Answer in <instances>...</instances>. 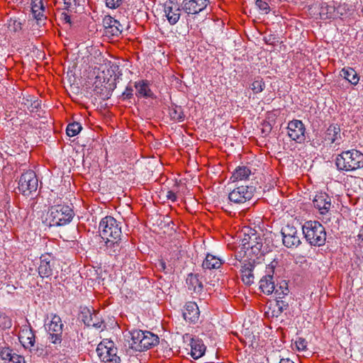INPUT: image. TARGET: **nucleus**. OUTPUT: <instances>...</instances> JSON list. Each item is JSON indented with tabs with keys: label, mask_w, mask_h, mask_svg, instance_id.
Returning a JSON list of instances; mask_svg holds the SVG:
<instances>
[{
	"label": "nucleus",
	"mask_w": 363,
	"mask_h": 363,
	"mask_svg": "<svg viewBox=\"0 0 363 363\" xmlns=\"http://www.w3.org/2000/svg\"><path fill=\"white\" fill-rule=\"evenodd\" d=\"M335 165L338 170L350 172L363 167V154L359 150L352 149L343 151L335 160Z\"/></svg>",
	"instance_id": "f257e3e1"
},
{
	"label": "nucleus",
	"mask_w": 363,
	"mask_h": 363,
	"mask_svg": "<svg viewBox=\"0 0 363 363\" xmlns=\"http://www.w3.org/2000/svg\"><path fill=\"white\" fill-rule=\"evenodd\" d=\"M73 210L66 205H55L49 208L46 221L50 227H59L69 224L73 219Z\"/></svg>",
	"instance_id": "f03ea898"
},
{
	"label": "nucleus",
	"mask_w": 363,
	"mask_h": 363,
	"mask_svg": "<svg viewBox=\"0 0 363 363\" xmlns=\"http://www.w3.org/2000/svg\"><path fill=\"white\" fill-rule=\"evenodd\" d=\"M306 240L311 246L320 247L325 245L326 232L323 225L318 221L309 220L302 226Z\"/></svg>",
	"instance_id": "7ed1b4c3"
},
{
	"label": "nucleus",
	"mask_w": 363,
	"mask_h": 363,
	"mask_svg": "<svg viewBox=\"0 0 363 363\" xmlns=\"http://www.w3.org/2000/svg\"><path fill=\"white\" fill-rule=\"evenodd\" d=\"M49 318H50L49 322L45 324L48 334V338L57 347V345L60 346L62 342L64 324L61 318L55 313H50L49 316L48 315V319Z\"/></svg>",
	"instance_id": "20e7f679"
},
{
	"label": "nucleus",
	"mask_w": 363,
	"mask_h": 363,
	"mask_svg": "<svg viewBox=\"0 0 363 363\" xmlns=\"http://www.w3.org/2000/svg\"><path fill=\"white\" fill-rule=\"evenodd\" d=\"M97 354L104 363H121L118 349L114 342L108 339H104L97 346Z\"/></svg>",
	"instance_id": "39448f33"
},
{
	"label": "nucleus",
	"mask_w": 363,
	"mask_h": 363,
	"mask_svg": "<svg viewBox=\"0 0 363 363\" xmlns=\"http://www.w3.org/2000/svg\"><path fill=\"white\" fill-rule=\"evenodd\" d=\"M99 229L103 239H117L121 236V223L112 216L102 218Z\"/></svg>",
	"instance_id": "423d86ee"
},
{
	"label": "nucleus",
	"mask_w": 363,
	"mask_h": 363,
	"mask_svg": "<svg viewBox=\"0 0 363 363\" xmlns=\"http://www.w3.org/2000/svg\"><path fill=\"white\" fill-rule=\"evenodd\" d=\"M38 186V180L33 170H27L23 173L18 181V189L24 196H30L35 192Z\"/></svg>",
	"instance_id": "0eeeda50"
},
{
	"label": "nucleus",
	"mask_w": 363,
	"mask_h": 363,
	"mask_svg": "<svg viewBox=\"0 0 363 363\" xmlns=\"http://www.w3.org/2000/svg\"><path fill=\"white\" fill-rule=\"evenodd\" d=\"M255 192L253 186H240L228 194L230 202L234 204H242L250 201Z\"/></svg>",
	"instance_id": "6e6552de"
},
{
	"label": "nucleus",
	"mask_w": 363,
	"mask_h": 363,
	"mask_svg": "<svg viewBox=\"0 0 363 363\" xmlns=\"http://www.w3.org/2000/svg\"><path fill=\"white\" fill-rule=\"evenodd\" d=\"M281 234L283 245L288 248L297 247L301 243L297 229L291 225L287 224L283 227Z\"/></svg>",
	"instance_id": "1a4fd4ad"
},
{
	"label": "nucleus",
	"mask_w": 363,
	"mask_h": 363,
	"mask_svg": "<svg viewBox=\"0 0 363 363\" xmlns=\"http://www.w3.org/2000/svg\"><path fill=\"white\" fill-rule=\"evenodd\" d=\"M306 128L300 120H292L288 123L287 134L289 137L298 143H303L306 140Z\"/></svg>",
	"instance_id": "9d476101"
},
{
	"label": "nucleus",
	"mask_w": 363,
	"mask_h": 363,
	"mask_svg": "<svg viewBox=\"0 0 363 363\" xmlns=\"http://www.w3.org/2000/svg\"><path fill=\"white\" fill-rule=\"evenodd\" d=\"M209 3V0H183L182 8L187 14L194 15L203 11Z\"/></svg>",
	"instance_id": "9b49d317"
},
{
	"label": "nucleus",
	"mask_w": 363,
	"mask_h": 363,
	"mask_svg": "<svg viewBox=\"0 0 363 363\" xmlns=\"http://www.w3.org/2000/svg\"><path fill=\"white\" fill-rule=\"evenodd\" d=\"M266 275H264L259 281V289L267 295L272 294L275 289V283L274 281V267L268 265L266 268Z\"/></svg>",
	"instance_id": "f8f14e48"
},
{
	"label": "nucleus",
	"mask_w": 363,
	"mask_h": 363,
	"mask_svg": "<svg viewBox=\"0 0 363 363\" xmlns=\"http://www.w3.org/2000/svg\"><path fill=\"white\" fill-rule=\"evenodd\" d=\"M82 319L88 327L99 329L104 326L103 320L99 313H96L95 311L91 312L89 309L84 308L82 311Z\"/></svg>",
	"instance_id": "ddd939ff"
},
{
	"label": "nucleus",
	"mask_w": 363,
	"mask_h": 363,
	"mask_svg": "<svg viewBox=\"0 0 363 363\" xmlns=\"http://www.w3.org/2000/svg\"><path fill=\"white\" fill-rule=\"evenodd\" d=\"M314 206L320 211L321 214L328 212L331 206V199L326 193L316 194L313 200Z\"/></svg>",
	"instance_id": "4468645a"
},
{
	"label": "nucleus",
	"mask_w": 363,
	"mask_h": 363,
	"mask_svg": "<svg viewBox=\"0 0 363 363\" xmlns=\"http://www.w3.org/2000/svg\"><path fill=\"white\" fill-rule=\"evenodd\" d=\"M182 314L185 320L194 323H196L200 314L197 304L195 302H187L184 306Z\"/></svg>",
	"instance_id": "2eb2a0df"
},
{
	"label": "nucleus",
	"mask_w": 363,
	"mask_h": 363,
	"mask_svg": "<svg viewBox=\"0 0 363 363\" xmlns=\"http://www.w3.org/2000/svg\"><path fill=\"white\" fill-rule=\"evenodd\" d=\"M105 242V251L111 256L117 258L122 252L123 245L121 237L117 239L111 240L110 238L106 239Z\"/></svg>",
	"instance_id": "dca6fc26"
},
{
	"label": "nucleus",
	"mask_w": 363,
	"mask_h": 363,
	"mask_svg": "<svg viewBox=\"0 0 363 363\" xmlns=\"http://www.w3.org/2000/svg\"><path fill=\"white\" fill-rule=\"evenodd\" d=\"M201 278L199 274H189L186 280L188 289L192 293L200 294L203 288Z\"/></svg>",
	"instance_id": "f3484780"
},
{
	"label": "nucleus",
	"mask_w": 363,
	"mask_h": 363,
	"mask_svg": "<svg viewBox=\"0 0 363 363\" xmlns=\"http://www.w3.org/2000/svg\"><path fill=\"white\" fill-rule=\"evenodd\" d=\"M52 259L50 255H42L40 257V263L38 267V273L41 277H49L52 274V267L54 262L51 263Z\"/></svg>",
	"instance_id": "a211bd4d"
},
{
	"label": "nucleus",
	"mask_w": 363,
	"mask_h": 363,
	"mask_svg": "<svg viewBox=\"0 0 363 363\" xmlns=\"http://www.w3.org/2000/svg\"><path fill=\"white\" fill-rule=\"evenodd\" d=\"M134 87L136 89L135 95L138 97L153 98L154 94L150 88V83L147 80H139L134 83Z\"/></svg>",
	"instance_id": "6ab92c4d"
},
{
	"label": "nucleus",
	"mask_w": 363,
	"mask_h": 363,
	"mask_svg": "<svg viewBox=\"0 0 363 363\" xmlns=\"http://www.w3.org/2000/svg\"><path fill=\"white\" fill-rule=\"evenodd\" d=\"M18 338L23 347L29 342H34L35 339V330L29 323L23 325L20 330Z\"/></svg>",
	"instance_id": "aec40b11"
},
{
	"label": "nucleus",
	"mask_w": 363,
	"mask_h": 363,
	"mask_svg": "<svg viewBox=\"0 0 363 363\" xmlns=\"http://www.w3.org/2000/svg\"><path fill=\"white\" fill-rule=\"evenodd\" d=\"M186 336L191 340L190 345L191 357L195 359H197L202 357L205 353V345L201 342V340H196L191 337V336H188V335H186Z\"/></svg>",
	"instance_id": "412c9836"
},
{
	"label": "nucleus",
	"mask_w": 363,
	"mask_h": 363,
	"mask_svg": "<svg viewBox=\"0 0 363 363\" xmlns=\"http://www.w3.org/2000/svg\"><path fill=\"white\" fill-rule=\"evenodd\" d=\"M44 9L42 0H32L31 11L33 16L36 20L38 25H40L41 22L46 18L43 14Z\"/></svg>",
	"instance_id": "4be33fe9"
},
{
	"label": "nucleus",
	"mask_w": 363,
	"mask_h": 363,
	"mask_svg": "<svg viewBox=\"0 0 363 363\" xmlns=\"http://www.w3.org/2000/svg\"><path fill=\"white\" fill-rule=\"evenodd\" d=\"M251 174L252 170L248 166H238L233 172V175L231 176L230 179L233 181V182L245 180L248 179Z\"/></svg>",
	"instance_id": "5701e85b"
},
{
	"label": "nucleus",
	"mask_w": 363,
	"mask_h": 363,
	"mask_svg": "<svg viewBox=\"0 0 363 363\" xmlns=\"http://www.w3.org/2000/svg\"><path fill=\"white\" fill-rule=\"evenodd\" d=\"M131 341L130 342V347L135 350L142 352L143 351V340L144 338L143 330H133L130 333Z\"/></svg>",
	"instance_id": "b1692460"
},
{
	"label": "nucleus",
	"mask_w": 363,
	"mask_h": 363,
	"mask_svg": "<svg viewBox=\"0 0 363 363\" xmlns=\"http://www.w3.org/2000/svg\"><path fill=\"white\" fill-rule=\"evenodd\" d=\"M255 268V265L251 262L245 264L241 268L242 280L245 284L250 286L254 283V274L252 271Z\"/></svg>",
	"instance_id": "393cba45"
},
{
	"label": "nucleus",
	"mask_w": 363,
	"mask_h": 363,
	"mask_svg": "<svg viewBox=\"0 0 363 363\" xmlns=\"http://www.w3.org/2000/svg\"><path fill=\"white\" fill-rule=\"evenodd\" d=\"M165 16L171 25L176 24L180 18V9L177 5L165 6Z\"/></svg>",
	"instance_id": "a878e982"
},
{
	"label": "nucleus",
	"mask_w": 363,
	"mask_h": 363,
	"mask_svg": "<svg viewBox=\"0 0 363 363\" xmlns=\"http://www.w3.org/2000/svg\"><path fill=\"white\" fill-rule=\"evenodd\" d=\"M223 263V262L221 259L208 253L202 263V267L204 269H218Z\"/></svg>",
	"instance_id": "bb28decb"
},
{
	"label": "nucleus",
	"mask_w": 363,
	"mask_h": 363,
	"mask_svg": "<svg viewBox=\"0 0 363 363\" xmlns=\"http://www.w3.org/2000/svg\"><path fill=\"white\" fill-rule=\"evenodd\" d=\"M143 351L148 350L159 343V337L150 331H143Z\"/></svg>",
	"instance_id": "cd10ccee"
},
{
	"label": "nucleus",
	"mask_w": 363,
	"mask_h": 363,
	"mask_svg": "<svg viewBox=\"0 0 363 363\" xmlns=\"http://www.w3.org/2000/svg\"><path fill=\"white\" fill-rule=\"evenodd\" d=\"M335 8L328 3H322L320 6L319 15L321 19L326 20L335 18Z\"/></svg>",
	"instance_id": "c85d7f7f"
},
{
	"label": "nucleus",
	"mask_w": 363,
	"mask_h": 363,
	"mask_svg": "<svg viewBox=\"0 0 363 363\" xmlns=\"http://www.w3.org/2000/svg\"><path fill=\"white\" fill-rule=\"evenodd\" d=\"M23 347L26 350H28L32 355L37 357H42L47 354L44 345L38 343L36 344L35 339L34 340V342L28 343V345H26Z\"/></svg>",
	"instance_id": "c756f323"
},
{
	"label": "nucleus",
	"mask_w": 363,
	"mask_h": 363,
	"mask_svg": "<svg viewBox=\"0 0 363 363\" xmlns=\"http://www.w3.org/2000/svg\"><path fill=\"white\" fill-rule=\"evenodd\" d=\"M340 75L353 85L358 84L359 77L357 72L352 67H345L341 70Z\"/></svg>",
	"instance_id": "7c9ffc66"
},
{
	"label": "nucleus",
	"mask_w": 363,
	"mask_h": 363,
	"mask_svg": "<svg viewBox=\"0 0 363 363\" xmlns=\"http://www.w3.org/2000/svg\"><path fill=\"white\" fill-rule=\"evenodd\" d=\"M169 115L172 120L176 121H183L185 117L182 108L174 104L169 108Z\"/></svg>",
	"instance_id": "2f4dec72"
},
{
	"label": "nucleus",
	"mask_w": 363,
	"mask_h": 363,
	"mask_svg": "<svg viewBox=\"0 0 363 363\" xmlns=\"http://www.w3.org/2000/svg\"><path fill=\"white\" fill-rule=\"evenodd\" d=\"M289 292L288 284L285 281H282L279 284H275V289L273 293L277 296V298H282L284 296L287 295Z\"/></svg>",
	"instance_id": "473e14b6"
},
{
	"label": "nucleus",
	"mask_w": 363,
	"mask_h": 363,
	"mask_svg": "<svg viewBox=\"0 0 363 363\" xmlns=\"http://www.w3.org/2000/svg\"><path fill=\"white\" fill-rule=\"evenodd\" d=\"M268 247L267 246L263 245V239L259 238L257 242L255 244V245H252V248L250 249L252 253L255 256L262 255L268 252Z\"/></svg>",
	"instance_id": "72a5a7b5"
},
{
	"label": "nucleus",
	"mask_w": 363,
	"mask_h": 363,
	"mask_svg": "<svg viewBox=\"0 0 363 363\" xmlns=\"http://www.w3.org/2000/svg\"><path fill=\"white\" fill-rule=\"evenodd\" d=\"M259 238H261L257 236L256 234H252V236H250L249 235H245V238L242 240V248L250 250L252 248V245H255V244L258 242Z\"/></svg>",
	"instance_id": "f704fd0d"
},
{
	"label": "nucleus",
	"mask_w": 363,
	"mask_h": 363,
	"mask_svg": "<svg viewBox=\"0 0 363 363\" xmlns=\"http://www.w3.org/2000/svg\"><path fill=\"white\" fill-rule=\"evenodd\" d=\"M340 129L339 127L331 125L327 130L326 140H330L331 143H333L337 138V135H340Z\"/></svg>",
	"instance_id": "c9c22d12"
},
{
	"label": "nucleus",
	"mask_w": 363,
	"mask_h": 363,
	"mask_svg": "<svg viewBox=\"0 0 363 363\" xmlns=\"http://www.w3.org/2000/svg\"><path fill=\"white\" fill-rule=\"evenodd\" d=\"M82 128V127L79 123L73 122L68 124L66 132L68 136L74 137L80 132Z\"/></svg>",
	"instance_id": "e433bc0d"
},
{
	"label": "nucleus",
	"mask_w": 363,
	"mask_h": 363,
	"mask_svg": "<svg viewBox=\"0 0 363 363\" xmlns=\"http://www.w3.org/2000/svg\"><path fill=\"white\" fill-rule=\"evenodd\" d=\"M23 23L20 19L11 18L8 22V28L10 31L17 33L22 30Z\"/></svg>",
	"instance_id": "4c0bfd02"
},
{
	"label": "nucleus",
	"mask_w": 363,
	"mask_h": 363,
	"mask_svg": "<svg viewBox=\"0 0 363 363\" xmlns=\"http://www.w3.org/2000/svg\"><path fill=\"white\" fill-rule=\"evenodd\" d=\"M13 353L12 350L5 342L0 343V358L8 363Z\"/></svg>",
	"instance_id": "58836bf2"
},
{
	"label": "nucleus",
	"mask_w": 363,
	"mask_h": 363,
	"mask_svg": "<svg viewBox=\"0 0 363 363\" xmlns=\"http://www.w3.org/2000/svg\"><path fill=\"white\" fill-rule=\"evenodd\" d=\"M265 88V83L260 77H257L252 84L251 89L255 94L262 92Z\"/></svg>",
	"instance_id": "ea45409f"
},
{
	"label": "nucleus",
	"mask_w": 363,
	"mask_h": 363,
	"mask_svg": "<svg viewBox=\"0 0 363 363\" xmlns=\"http://www.w3.org/2000/svg\"><path fill=\"white\" fill-rule=\"evenodd\" d=\"M280 298H277L276 306L278 308L277 311H274L273 315H276L277 317L280 315L284 311L286 310L289 307L288 303L284 301L279 300Z\"/></svg>",
	"instance_id": "a19ab883"
},
{
	"label": "nucleus",
	"mask_w": 363,
	"mask_h": 363,
	"mask_svg": "<svg viewBox=\"0 0 363 363\" xmlns=\"http://www.w3.org/2000/svg\"><path fill=\"white\" fill-rule=\"evenodd\" d=\"M123 31V26L118 21V25H114L110 28L108 30H106V35H111V36H118Z\"/></svg>",
	"instance_id": "79ce46f5"
},
{
	"label": "nucleus",
	"mask_w": 363,
	"mask_h": 363,
	"mask_svg": "<svg viewBox=\"0 0 363 363\" xmlns=\"http://www.w3.org/2000/svg\"><path fill=\"white\" fill-rule=\"evenodd\" d=\"M103 24L106 31L108 30L114 25H118V21L110 16H106L103 20Z\"/></svg>",
	"instance_id": "37998d69"
},
{
	"label": "nucleus",
	"mask_w": 363,
	"mask_h": 363,
	"mask_svg": "<svg viewBox=\"0 0 363 363\" xmlns=\"http://www.w3.org/2000/svg\"><path fill=\"white\" fill-rule=\"evenodd\" d=\"M133 88L130 84L126 86L125 91L122 93L121 98L123 100H130L133 99Z\"/></svg>",
	"instance_id": "c03bdc74"
},
{
	"label": "nucleus",
	"mask_w": 363,
	"mask_h": 363,
	"mask_svg": "<svg viewBox=\"0 0 363 363\" xmlns=\"http://www.w3.org/2000/svg\"><path fill=\"white\" fill-rule=\"evenodd\" d=\"M255 4L260 10L264 11L266 13H268L270 11L267 0H255Z\"/></svg>",
	"instance_id": "a18cd8bd"
},
{
	"label": "nucleus",
	"mask_w": 363,
	"mask_h": 363,
	"mask_svg": "<svg viewBox=\"0 0 363 363\" xmlns=\"http://www.w3.org/2000/svg\"><path fill=\"white\" fill-rule=\"evenodd\" d=\"M106 6L111 9H116L123 4V0H105Z\"/></svg>",
	"instance_id": "49530a36"
},
{
	"label": "nucleus",
	"mask_w": 363,
	"mask_h": 363,
	"mask_svg": "<svg viewBox=\"0 0 363 363\" xmlns=\"http://www.w3.org/2000/svg\"><path fill=\"white\" fill-rule=\"evenodd\" d=\"M8 363H26V361L24 357L13 352Z\"/></svg>",
	"instance_id": "de8ad7c7"
},
{
	"label": "nucleus",
	"mask_w": 363,
	"mask_h": 363,
	"mask_svg": "<svg viewBox=\"0 0 363 363\" xmlns=\"http://www.w3.org/2000/svg\"><path fill=\"white\" fill-rule=\"evenodd\" d=\"M272 130V125L268 121H264L262 123V133L267 135L271 133Z\"/></svg>",
	"instance_id": "09e8293b"
},
{
	"label": "nucleus",
	"mask_w": 363,
	"mask_h": 363,
	"mask_svg": "<svg viewBox=\"0 0 363 363\" xmlns=\"http://www.w3.org/2000/svg\"><path fill=\"white\" fill-rule=\"evenodd\" d=\"M296 345L298 350L303 351L307 347V342L305 339L302 337H298L296 341Z\"/></svg>",
	"instance_id": "8fccbe9b"
},
{
	"label": "nucleus",
	"mask_w": 363,
	"mask_h": 363,
	"mask_svg": "<svg viewBox=\"0 0 363 363\" xmlns=\"http://www.w3.org/2000/svg\"><path fill=\"white\" fill-rule=\"evenodd\" d=\"M66 9H74L77 5L76 0H63Z\"/></svg>",
	"instance_id": "3c124183"
},
{
	"label": "nucleus",
	"mask_w": 363,
	"mask_h": 363,
	"mask_svg": "<svg viewBox=\"0 0 363 363\" xmlns=\"http://www.w3.org/2000/svg\"><path fill=\"white\" fill-rule=\"evenodd\" d=\"M168 200L172 201V202H174L177 201V195L176 194L172 191H168L166 195Z\"/></svg>",
	"instance_id": "603ef678"
},
{
	"label": "nucleus",
	"mask_w": 363,
	"mask_h": 363,
	"mask_svg": "<svg viewBox=\"0 0 363 363\" xmlns=\"http://www.w3.org/2000/svg\"><path fill=\"white\" fill-rule=\"evenodd\" d=\"M39 106L40 102L38 100H35L33 103H31L30 107H28V108L33 112L35 109H38Z\"/></svg>",
	"instance_id": "864d4df0"
},
{
	"label": "nucleus",
	"mask_w": 363,
	"mask_h": 363,
	"mask_svg": "<svg viewBox=\"0 0 363 363\" xmlns=\"http://www.w3.org/2000/svg\"><path fill=\"white\" fill-rule=\"evenodd\" d=\"M116 87V79H114V82L113 83L108 84V86L106 89H108L109 91H113Z\"/></svg>",
	"instance_id": "5fc2aeb1"
},
{
	"label": "nucleus",
	"mask_w": 363,
	"mask_h": 363,
	"mask_svg": "<svg viewBox=\"0 0 363 363\" xmlns=\"http://www.w3.org/2000/svg\"><path fill=\"white\" fill-rule=\"evenodd\" d=\"M279 363H294V362L288 358H286V359L282 358L279 361Z\"/></svg>",
	"instance_id": "6e6d98bb"
},
{
	"label": "nucleus",
	"mask_w": 363,
	"mask_h": 363,
	"mask_svg": "<svg viewBox=\"0 0 363 363\" xmlns=\"http://www.w3.org/2000/svg\"><path fill=\"white\" fill-rule=\"evenodd\" d=\"M159 266L162 269V270H165L166 269V264L164 261H160V263H159Z\"/></svg>",
	"instance_id": "4d7b16f0"
},
{
	"label": "nucleus",
	"mask_w": 363,
	"mask_h": 363,
	"mask_svg": "<svg viewBox=\"0 0 363 363\" xmlns=\"http://www.w3.org/2000/svg\"><path fill=\"white\" fill-rule=\"evenodd\" d=\"M238 257H241V255H235V259H238Z\"/></svg>",
	"instance_id": "13d9d810"
},
{
	"label": "nucleus",
	"mask_w": 363,
	"mask_h": 363,
	"mask_svg": "<svg viewBox=\"0 0 363 363\" xmlns=\"http://www.w3.org/2000/svg\"><path fill=\"white\" fill-rule=\"evenodd\" d=\"M238 257H241V255H235V259H238Z\"/></svg>",
	"instance_id": "bf43d9fd"
},
{
	"label": "nucleus",
	"mask_w": 363,
	"mask_h": 363,
	"mask_svg": "<svg viewBox=\"0 0 363 363\" xmlns=\"http://www.w3.org/2000/svg\"><path fill=\"white\" fill-rule=\"evenodd\" d=\"M238 257H241V255H235V259H238Z\"/></svg>",
	"instance_id": "052dcab7"
},
{
	"label": "nucleus",
	"mask_w": 363,
	"mask_h": 363,
	"mask_svg": "<svg viewBox=\"0 0 363 363\" xmlns=\"http://www.w3.org/2000/svg\"><path fill=\"white\" fill-rule=\"evenodd\" d=\"M362 13H363V8H362Z\"/></svg>",
	"instance_id": "680f3d73"
}]
</instances>
